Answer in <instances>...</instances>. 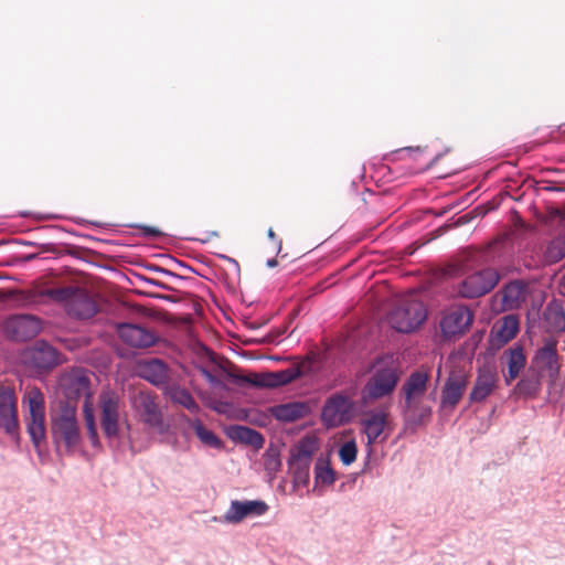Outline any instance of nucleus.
<instances>
[{
    "label": "nucleus",
    "mask_w": 565,
    "mask_h": 565,
    "mask_svg": "<svg viewBox=\"0 0 565 565\" xmlns=\"http://www.w3.org/2000/svg\"><path fill=\"white\" fill-rule=\"evenodd\" d=\"M565 257V237L557 236L553 238L544 253V259L548 264H555Z\"/></svg>",
    "instance_id": "nucleus-34"
},
{
    "label": "nucleus",
    "mask_w": 565,
    "mask_h": 565,
    "mask_svg": "<svg viewBox=\"0 0 565 565\" xmlns=\"http://www.w3.org/2000/svg\"><path fill=\"white\" fill-rule=\"evenodd\" d=\"M316 450V439L309 436L299 439L290 449L287 465L296 484L305 487L309 483L310 466Z\"/></svg>",
    "instance_id": "nucleus-3"
},
{
    "label": "nucleus",
    "mask_w": 565,
    "mask_h": 565,
    "mask_svg": "<svg viewBox=\"0 0 565 565\" xmlns=\"http://www.w3.org/2000/svg\"><path fill=\"white\" fill-rule=\"evenodd\" d=\"M557 344L558 341L555 338H546L543 345L534 351L529 364L540 376L547 380L550 387L556 384L561 373Z\"/></svg>",
    "instance_id": "nucleus-2"
},
{
    "label": "nucleus",
    "mask_w": 565,
    "mask_h": 565,
    "mask_svg": "<svg viewBox=\"0 0 565 565\" xmlns=\"http://www.w3.org/2000/svg\"><path fill=\"white\" fill-rule=\"evenodd\" d=\"M267 236L268 238L270 239H275L276 238V235H275V232L273 231V228H269L268 232H267Z\"/></svg>",
    "instance_id": "nucleus-49"
},
{
    "label": "nucleus",
    "mask_w": 565,
    "mask_h": 565,
    "mask_svg": "<svg viewBox=\"0 0 565 565\" xmlns=\"http://www.w3.org/2000/svg\"><path fill=\"white\" fill-rule=\"evenodd\" d=\"M20 215H21L22 217H25V216H28V213L22 212V213H20Z\"/></svg>",
    "instance_id": "nucleus-55"
},
{
    "label": "nucleus",
    "mask_w": 565,
    "mask_h": 565,
    "mask_svg": "<svg viewBox=\"0 0 565 565\" xmlns=\"http://www.w3.org/2000/svg\"><path fill=\"white\" fill-rule=\"evenodd\" d=\"M543 380L542 376L527 366L526 371L516 383L515 391L521 396L534 398L542 390Z\"/></svg>",
    "instance_id": "nucleus-27"
},
{
    "label": "nucleus",
    "mask_w": 565,
    "mask_h": 565,
    "mask_svg": "<svg viewBox=\"0 0 565 565\" xmlns=\"http://www.w3.org/2000/svg\"><path fill=\"white\" fill-rule=\"evenodd\" d=\"M473 321V315L465 306H458L443 316L440 330L446 339L462 335Z\"/></svg>",
    "instance_id": "nucleus-12"
},
{
    "label": "nucleus",
    "mask_w": 565,
    "mask_h": 565,
    "mask_svg": "<svg viewBox=\"0 0 565 565\" xmlns=\"http://www.w3.org/2000/svg\"><path fill=\"white\" fill-rule=\"evenodd\" d=\"M163 393L173 404L184 407L192 414L196 415L200 413V405L196 403L190 391L185 387L174 383L168 384L164 386Z\"/></svg>",
    "instance_id": "nucleus-25"
},
{
    "label": "nucleus",
    "mask_w": 565,
    "mask_h": 565,
    "mask_svg": "<svg viewBox=\"0 0 565 565\" xmlns=\"http://www.w3.org/2000/svg\"><path fill=\"white\" fill-rule=\"evenodd\" d=\"M98 312V306L93 297L85 290L77 289L70 303L66 313L77 320H87Z\"/></svg>",
    "instance_id": "nucleus-18"
},
{
    "label": "nucleus",
    "mask_w": 565,
    "mask_h": 565,
    "mask_svg": "<svg viewBox=\"0 0 565 565\" xmlns=\"http://www.w3.org/2000/svg\"><path fill=\"white\" fill-rule=\"evenodd\" d=\"M135 408L146 425L157 429L162 428L163 416L151 394L140 392L135 397Z\"/></svg>",
    "instance_id": "nucleus-16"
},
{
    "label": "nucleus",
    "mask_w": 565,
    "mask_h": 565,
    "mask_svg": "<svg viewBox=\"0 0 565 565\" xmlns=\"http://www.w3.org/2000/svg\"><path fill=\"white\" fill-rule=\"evenodd\" d=\"M440 158V154L436 156L431 163L436 162Z\"/></svg>",
    "instance_id": "nucleus-54"
},
{
    "label": "nucleus",
    "mask_w": 565,
    "mask_h": 565,
    "mask_svg": "<svg viewBox=\"0 0 565 565\" xmlns=\"http://www.w3.org/2000/svg\"><path fill=\"white\" fill-rule=\"evenodd\" d=\"M500 279L493 268H483L467 276L460 284L459 294L463 298L475 299L490 292Z\"/></svg>",
    "instance_id": "nucleus-8"
},
{
    "label": "nucleus",
    "mask_w": 565,
    "mask_h": 565,
    "mask_svg": "<svg viewBox=\"0 0 565 565\" xmlns=\"http://www.w3.org/2000/svg\"><path fill=\"white\" fill-rule=\"evenodd\" d=\"M76 414V405L61 403L58 413L52 417L51 422V431L54 443H63L67 450L74 449L81 441Z\"/></svg>",
    "instance_id": "nucleus-1"
},
{
    "label": "nucleus",
    "mask_w": 565,
    "mask_h": 565,
    "mask_svg": "<svg viewBox=\"0 0 565 565\" xmlns=\"http://www.w3.org/2000/svg\"><path fill=\"white\" fill-rule=\"evenodd\" d=\"M239 380L244 383H248L252 386L259 388H270L268 372L265 373H252L246 376L239 377Z\"/></svg>",
    "instance_id": "nucleus-39"
},
{
    "label": "nucleus",
    "mask_w": 565,
    "mask_h": 565,
    "mask_svg": "<svg viewBox=\"0 0 565 565\" xmlns=\"http://www.w3.org/2000/svg\"><path fill=\"white\" fill-rule=\"evenodd\" d=\"M354 402L345 394L329 396L321 409V422L328 429L349 424L354 416Z\"/></svg>",
    "instance_id": "nucleus-5"
},
{
    "label": "nucleus",
    "mask_w": 565,
    "mask_h": 565,
    "mask_svg": "<svg viewBox=\"0 0 565 565\" xmlns=\"http://www.w3.org/2000/svg\"><path fill=\"white\" fill-rule=\"evenodd\" d=\"M77 289L78 288L75 287L50 288L46 289L43 292V295L56 302H63L66 307L72 300Z\"/></svg>",
    "instance_id": "nucleus-37"
},
{
    "label": "nucleus",
    "mask_w": 565,
    "mask_h": 565,
    "mask_svg": "<svg viewBox=\"0 0 565 565\" xmlns=\"http://www.w3.org/2000/svg\"><path fill=\"white\" fill-rule=\"evenodd\" d=\"M504 354L508 356V373L504 375V380L507 384H510L525 367L526 358L523 347L520 344L510 347Z\"/></svg>",
    "instance_id": "nucleus-26"
},
{
    "label": "nucleus",
    "mask_w": 565,
    "mask_h": 565,
    "mask_svg": "<svg viewBox=\"0 0 565 565\" xmlns=\"http://www.w3.org/2000/svg\"><path fill=\"white\" fill-rule=\"evenodd\" d=\"M387 415L384 412H373L363 419L364 433L367 437V445H372L384 431Z\"/></svg>",
    "instance_id": "nucleus-30"
},
{
    "label": "nucleus",
    "mask_w": 565,
    "mask_h": 565,
    "mask_svg": "<svg viewBox=\"0 0 565 565\" xmlns=\"http://www.w3.org/2000/svg\"><path fill=\"white\" fill-rule=\"evenodd\" d=\"M172 260H173L178 266H180V267H182V268H185V269H188V270H190V271H194V270H193V268H192L191 266L186 265L184 262H182V260H178V259H177V258H174V257H172Z\"/></svg>",
    "instance_id": "nucleus-45"
},
{
    "label": "nucleus",
    "mask_w": 565,
    "mask_h": 565,
    "mask_svg": "<svg viewBox=\"0 0 565 565\" xmlns=\"http://www.w3.org/2000/svg\"><path fill=\"white\" fill-rule=\"evenodd\" d=\"M21 244H23V245H34V243H32V242H26V241H22V242H21Z\"/></svg>",
    "instance_id": "nucleus-53"
},
{
    "label": "nucleus",
    "mask_w": 565,
    "mask_h": 565,
    "mask_svg": "<svg viewBox=\"0 0 565 565\" xmlns=\"http://www.w3.org/2000/svg\"><path fill=\"white\" fill-rule=\"evenodd\" d=\"M519 331V319L514 315H508L502 318L497 337L502 343H508Z\"/></svg>",
    "instance_id": "nucleus-33"
},
{
    "label": "nucleus",
    "mask_w": 565,
    "mask_h": 565,
    "mask_svg": "<svg viewBox=\"0 0 565 565\" xmlns=\"http://www.w3.org/2000/svg\"><path fill=\"white\" fill-rule=\"evenodd\" d=\"M269 510V505L263 500H232L228 509L220 519V522L238 524L245 518L262 516Z\"/></svg>",
    "instance_id": "nucleus-11"
},
{
    "label": "nucleus",
    "mask_w": 565,
    "mask_h": 565,
    "mask_svg": "<svg viewBox=\"0 0 565 565\" xmlns=\"http://www.w3.org/2000/svg\"><path fill=\"white\" fill-rule=\"evenodd\" d=\"M61 387L65 398V403L73 405L79 398L85 397V403L90 398V379L83 367L72 369L61 379Z\"/></svg>",
    "instance_id": "nucleus-9"
},
{
    "label": "nucleus",
    "mask_w": 565,
    "mask_h": 565,
    "mask_svg": "<svg viewBox=\"0 0 565 565\" xmlns=\"http://www.w3.org/2000/svg\"><path fill=\"white\" fill-rule=\"evenodd\" d=\"M281 250V241H277V253Z\"/></svg>",
    "instance_id": "nucleus-52"
},
{
    "label": "nucleus",
    "mask_w": 565,
    "mask_h": 565,
    "mask_svg": "<svg viewBox=\"0 0 565 565\" xmlns=\"http://www.w3.org/2000/svg\"><path fill=\"white\" fill-rule=\"evenodd\" d=\"M399 151H407V152H414L419 151V147L413 148V147H405L404 149H401Z\"/></svg>",
    "instance_id": "nucleus-47"
},
{
    "label": "nucleus",
    "mask_w": 565,
    "mask_h": 565,
    "mask_svg": "<svg viewBox=\"0 0 565 565\" xmlns=\"http://www.w3.org/2000/svg\"><path fill=\"white\" fill-rule=\"evenodd\" d=\"M561 288H562V294L565 295V275L562 278Z\"/></svg>",
    "instance_id": "nucleus-50"
},
{
    "label": "nucleus",
    "mask_w": 565,
    "mask_h": 565,
    "mask_svg": "<svg viewBox=\"0 0 565 565\" xmlns=\"http://www.w3.org/2000/svg\"><path fill=\"white\" fill-rule=\"evenodd\" d=\"M301 376V370L298 365L277 372H268L270 388L287 385Z\"/></svg>",
    "instance_id": "nucleus-31"
},
{
    "label": "nucleus",
    "mask_w": 565,
    "mask_h": 565,
    "mask_svg": "<svg viewBox=\"0 0 565 565\" xmlns=\"http://www.w3.org/2000/svg\"><path fill=\"white\" fill-rule=\"evenodd\" d=\"M429 375L426 371L415 370L405 380L401 391L405 398V408H411V404L425 394Z\"/></svg>",
    "instance_id": "nucleus-22"
},
{
    "label": "nucleus",
    "mask_w": 565,
    "mask_h": 565,
    "mask_svg": "<svg viewBox=\"0 0 565 565\" xmlns=\"http://www.w3.org/2000/svg\"><path fill=\"white\" fill-rule=\"evenodd\" d=\"M358 447L354 440L345 441L339 449V458L344 466H350L356 459Z\"/></svg>",
    "instance_id": "nucleus-38"
},
{
    "label": "nucleus",
    "mask_w": 565,
    "mask_h": 565,
    "mask_svg": "<svg viewBox=\"0 0 565 565\" xmlns=\"http://www.w3.org/2000/svg\"><path fill=\"white\" fill-rule=\"evenodd\" d=\"M117 332L121 341L136 349L150 348L157 342L154 332L134 323H119Z\"/></svg>",
    "instance_id": "nucleus-14"
},
{
    "label": "nucleus",
    "mask_w": 565,
    "mask_h": 565,
    "mask_svg": "<svg viewBox=\"0 0 565 565\" xmlns=\"http://www.w3.org/2000/svg\"><path fill=\"white\" fill-rule=\"evenodd\" d=\"M371 451H372V449L370 448L369 451H367V459H370V457H371ZM367 465H369V460L365 461L363 471L366 469Z\"/></svg>",
    "instance_id": "nucleus-51"
},
{
    "label": "nucleus",
    "mask_w": 565,
    "mask_h": 565,
    "mask_svg": "<svg viewBox=\"0 0 565 565\" xmlns=\"http://www.w3.org/2000/svg\"><path fill=\"white\" fill-rule=\"evenodd\" d=\"M426 318L427 311L422 301L407 300L390 311L387 322L397 332L411 333L417 330Z\"/></svg>",
    "instance_id": "nucleus-4"
},
{
    "label": "nucleus",
    "mask_w": 565,
    "mask_h": 565,
    "mask_svg": "<svg viewBox=\"0 0 565 565\" xmlns=\"http://www.w3.org/2000/svg\"><path fill=\"white\" fill-rule=\"evenodd\" d=\"M468 386V376L463 371H451L445 381L440 406L443 408L454 409L460 402Z\"/></svg>",
    "instance_id": "nucleus-13"
},
{
    "label": "nucleus",
    "mask_w": 565,
    "mask_h": 565,
    "mask_svg": "<svg viewBox=\"0 0 565 565\" xmlns=\"http://www.w3.org/2000/svg\"><path fill=\"white\" fill-rule=\"evenodd\" d=\"M218 257L224 259V260H226V262H228L236 271H239V265H238V262L236 259H234V258H232V257H230L227 255H223V254L218 255Z\"/></svg>",
    "instance_id": "nucleus-44"
},
{
    "label": "nucleus",
    "mask_w": 565,
    "mask_h": 565,
    "mask_svg": "<svg viewBox=\"0 0 565 565\" xmlns=\"http://www.w3.org/2000/svg\"><path fill=\"white\" fill-rule=\"evenodd\" d=\"M137 374L139 377L157 387L164 388V386L169 384L168 366L162 360L157 358L139 361L137 364Z\"/></svg>",
    "instance_id": "nucleus-17"
},
{
    "label": "nucleus",
    "mask_w": 565,
    "mask_h": 565,
    "mask_svg": "<svg viewBox=\"0 0 565 565\" xmlns=\"http://www.w3.org/2000/svg\"><path fill=\"white\" fill-rule=\"evenodd\" d=\"M83 413L85 425L87 428V434L90 440V444L94 448L100 447V440L97 433L96 422L94 411L92 408L90 402H86L83 405Z\"/></svg>",
    "instance_id": "nucleus-35"
},
{
    "label": "nucleus",
    "mask_w": 565,
    "mask_h": 565,
    "mask_svg": "<svg viewBox=\"0 0 565 565\" xmlns=\"http://www.w3.org/2000/svg\"><path fill=\"white\" fill-rule=\"evenodd\" d=\"M542 323L547 333L558 334L565 331V302L551 300L543 311Z\"/></svg>",
    "instance_id": "nucleus-20"
},
{
    "label": "nucleus",
    "mask_w": 565,
    "mask_h": 565,
    "mask_svg": "<svg viewBox=\"0 0 565 565\" xmlns=\"http://www.w3.org/2000/svg\"><path fill=\"white\" fill-rule=\"evenodd\" d=\"M26 430L34 447L39 448L45 438L44 397L39 390H32L28 394Z\"/></svg>",
    "instance_id": "nucleus-7"
},
{
    "label": "nucleus",
    "mask_w": 565,
    "mask_h": 565,
    "mask_svg": "<svg viewBox=\"0 0 565 565\" xmlns=\"http://www.w3.org/2000/svg\"><path fill=\"white\" fill-rule=\"evenodd\" d=\"M230 437L234 441L252 446L255 449L263 448L265 443L264 436L258 430L243 425L231 426Z\"/></svg>",
    "instance_id": "nucleus-28"
},
{
    "label": "nucleus",
    "mask_w": 565,
    "mask_h": 565,
    "mask_svg": "<svg viewBox=\"0 0 565 565\" xmlns=\"http://www.w3.org/2000/svg\"><path fill=\"white\" fill-rule=\"evenodd\" d=\"M29 359L32 365L40 370H51L62 362L57 349L45 341L38 343L30 351Z\"/></svg>",
    "instance_id": "nucleus-21"
},
{
    "label": "nucleus",
    "mask_w": 565,
    "mask_h": 565,
    "mask_svg": "<svg viewBox=\"0 0 565 565\" xmlns=\"http://www.w3.org/2000/svg\"><path fill=\"white\" fill-rule=\"evenodd\" d=\"M180 419L189 428H192L194 430L198 439L201 441L203 446L216 450H221L224 448V441L222 440V438L218 437L213 430L205 427L200 418H190L186 415H182Z\"/></svg>",
    "instance_id": "nucleus-24"
},
{
    "label": "nucleus",
    "mask_w": 565,
    "mask_h": 565,
    "mask_svg": "<svg viewBox=\"0 0 565 565\" xmlns=\"http://www.w3.org/2000/svg\"><path fill=\"white\" fill-rule=\"evenodd\" d=\"M201 374L211 385H213V386L222 385L221 380L217 376H215L211 371H209L206 367H201Z\"/></svg>",
    "instance_id": "nucleus-41"
},
{
    "label": "nucleus",
    "mask_w": 565,
    "mask_h": 565,
    "mask_svg": "<svg viewBox=\"0 0 565 565\" xmlns=\"http://www.w3.org/2000/svg\"><path fill=\"white\" fill-rule=\"evenodd\" d=\"M0 427L9 435L18 430L15 397L10 388L0 390Z\"/></svg>",
    "instance_id": "nucleus-19"
},
{
    "label": "nucleus",
    "mask_w": 565,
    "mask_h": 565,
    "mask_svg": "<svg viewBox=\"0 0 565 565\" xmlns=\"http://www.w3.org/2000/svg\"><path fill=\"white\" fill-rule=\"evenodd\" d=\"M36 256H38L36 254H29V255H25L23 259H24L25 262H30V260L35 259V258H36Z\"/></svg>",
    "instance_id": "nucleus-48"
},
{
    "label": "nucleus",
    "mask_w": 565,
    "mask_h": 565,
    "mask_svg": "<svg viewBox=\"0 0 565 565\" xmlns=\"http://www.w3.org/2000/svg\"><path fill=\"white\" fill-rule=\"evenodd\" d=\"M130 228H139L142 231V236L146 238H159L164 234L157 227L143 225L139 223H131L127 225Z\"/></svg>",
    "instance_id": "nucleus-40"
},
{
    "label": "nucleus",
    "mask_w": 565,
    "mask_h": 565,
    "mask_svg": "<svg viewBox=\"0 0 565 565\" xmlns=\"http://www.w3.org/2000/svg\"><path fill=\"white\" fill-rule=\"evenodd\" d=\"M431 407L428 405L411 404V408L404 407V417L407 424L419 426L431 416Z\"/></svg>",
    "instance_id": "nucleus-32"
},
{
    "label": "nucleus",
    "mask_w": 565,
    "mask_h": 565,
    "mask_svg": "<svg viewBox=\"0 0 565 565\" xmlns=\"http://www.w3.org/2000/svg\"><path fill=\"white\" fill-rule=\"evenodd\" d=\"M269 412L278 422L294 423L308 416L311 408L308 403L297 401L274 405L270 407Z\"/></svg>",
    "instance_id": "nucleus-23"
},
{
    "label": "nucleus",
    "mask_w": 565,
    "mask_h": 565,
    "mask_svg": "<svg viewBox=\"0 0 565 565\" xmlns=\"http://www.w3.org/2000/svg\"><path fill=\"white\" fill-rule=\"evenodd\" d=\"M210 235L211 236H217V233L216 232H211Z\"/></svg>",
    "instance_id": "nucleus-56"
},
{
    "label": "nucleus",
    "mask_w": 565,
    "mask_h": 565,
    "mask_svg": "<svg viewBox=\"0 0 565 565\" xmlns=\"http://www.w3.org/2000/svg\"><path fill=\"white\" fill-rule=\"evenodd\" d=\"M146 284L148 285H152V286H156L162 290H170V287L162 282V281H159V280H156V279H152V278H148V277H142L141 278Z\"/></svg>",
    "instance_id": "nucleus-43"
},
{
    "label": "nucleus",
    "mask_w": 565,
    "mask_h": 565,
    "mask_svg": "<svg viewBox=\"0 0 565 565\" xmlns=\"http://www.w3.org/2000/svg\"><path fill=\"white\" fill-rule=\"evenodd\" d=\"M98 402L103 433L107 440L113 443L119 436L120 396L113 390H103L99 394Z\"/></svg>",
    "instance_id": "nucleus-6"
},
{
    "label": "nucleus",
    "mask_w": 565,
    "mask_h": 565,
    "mask_svg": "<svg viewBox=\"0 0 565 565\" xmlns=\"http://www.w3.org/2000/svg\"><path fill=\"white\" fill-rule=\"evenodd\" d=\"M398 381L399 373L397 366H379L367 381L365 392L370 398L379 399L393 393Z\"/></svg>",
    "instance_id": "nucleus-10"
},
{
    "label": "nucleus",
    "mask_w": 565,
    "mask_h": 565,
    "mask_svg": "<svg viewBox=\"0 0 565 565\" xmlns=\"http://www.w3.org/2000/svg\"><path fill=\"white\" fill-rule=\"evenodd\" d=\"M315 481L323 486H331L335 481V472L329 462L319 459L315 466Z\"/></svg>",
    "instance_id": "nucleus-36"
},
{
    "label": "nucleus",
    "mask_w": 565,
    "mask_h": 565,
    "mask_svg": "<svg viewBox=\"0 0 565 565\" xmlns=\"http://www.w3.org/2000/svg\"><path fill=\"white\" fill-rule=\"evenodd\" d=\"M277 264H278V263H277V259H276V258H269V259L267 260V263H266V265H267L268 267H270V268L276 267V266H277Z\"/></svg>",
    "instance_id": "nucleus-46"
},
{
    "label": "nucleus",
    "mask_w": 565,
    "mask_h": 565,
    "mask_svg": "<svg viewBox=\"0 0 565 565\" xmlns=\"http://www.w3.org/2000/svg\"><path fill=\"white\" fill-rule=\"evenodd\" d=\"M494 386L495 376L493 373L483 372L479 374L469 395L470 402H482L492 393Z\"/></svg>",
    "instance_id": "nucleus-29"
},
{
    "label": "nucleus",
    "mask_w": 565,
    "mask_h": 565,
    "mask_svg": "<svg viewBox=\"0 0 565 565\" xmlns=\"http://www.w3.org/2000/svg\"><path fill=\"white\" fill-rule=\"evenodd\" d=\"M149 269L153 270V271H157V273H160V274L166 275V276L173 277L175 279H183L182 276H180V275H178V274H175V273H173V271H171V270H169L167 268H162V267H159V266H156V265L149 267Z\"/></svg>",
    "instance_id": "nucleus-42"
},
{
    "label": "nucleus",
    "mask_w": 565,
    "mask_h": 565,
    "mask_svg": "<svg viewBox=\"0 0 565 565\" xmlns=\"http://www.w3.org/2000/svg\"><path fill=\"white\" fill-rule=\"evenodd\" d=\"M7 333L17 341H26L34 338L40 330V321L34 316L18 315L7 319L4 323Z\"/></svg>",
    "instance_id": "nucleus-15"
}]
</instances>
